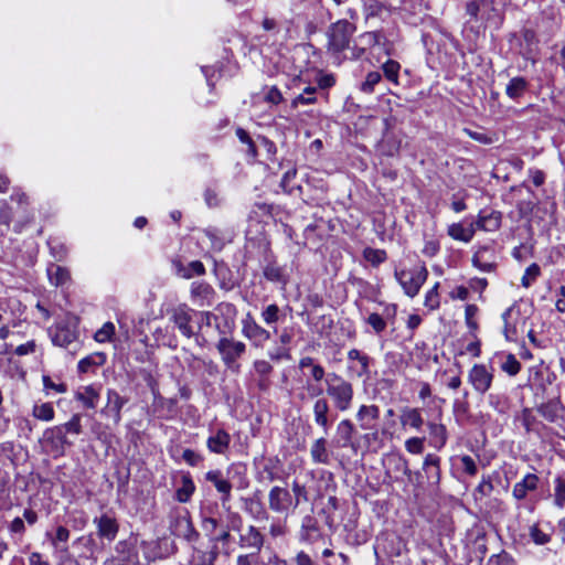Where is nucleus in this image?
I'll return each instance as SVG.
<instances>
[{"label": "nucleus", "mask_w": 565, "mask_h": 565, "mask_svg": "<svg viewBox=\"0 0 565 565\" xmlns=\"http://www.w3.org/2000/svg\"><path fill=\"white\" fill-rule=\"evenodd\" d=\"M326 393L335 411L345 413L352 408L354 387L343 376L334 372L329 373L326 379Z\"/></svg>", "instance_id": "nucleus-1"}, {"label": "nucleus", "mask_w": 565, "mask_h": 565, "mask_svg": "<svg viewBox=\"0 0 565 565\" xmlns=\"http://www.w3.org/2000/svg\"><path fill=\"white\" fill-rule=\"evenodd\" d=\"M169 320L174 324L179 332L191 339L201 331V324L195 323V309L186 303H179L168 311Z\"/></svg>", "instance_id": "nucleus-2"}, {"label": "nucleus", "mask_w": 565, "mask_h": 565, "mask_svg": "<svg viewBox=\"0 0 565 565\" xmlns=\"http://www.w3.org/2000/svg\"><path fill=\"white\" fill-rule=\"evenodd\" d=\"M216 349L226 369L233 373H238L241 370L238 360L245 354L246 344L234 338L223 337L217 341Z\"/></svg>", "instance_id": "nucleus-3"}, {"label": "nucleus", "mask_w": 565, "mask_h": 565, "mask_svg": "<svg viewBox=\"0 0 565 565\" xmlns=\"http://www.w3.org/2000/svg\"><path fill=\"white\" fill-rule=\"evenodd\" d=\"M394 275L405 295L414 298L418 295L422 286L426 282L428 270L424 265H422L412 269L395 270Z\"/></svg>", "instance_id": "nucleus-4"}, {"label": "nucleus", "mask_w": 565, "mask_h": 565, "mask_svg": "<svg viewBox=\"0 0 565 565\" xmlns=\"http://www.w3.org/2000/svg\"><path fill=\"white\" fill-rule=\"evenodd\" d=\"M355 32V25L348 20H339L328 30V47L335 53L349 47L351 38Z\"/></svg>", "instance_id": "nucleus-5"}, {"label": "nucleus", "mask_w": 565, "mask_h": 565, "mask_svg": "<svg viewBox=\"0 0 565 565\" xmlns=\"http://www.w3.org/2000/svg\"><path fill=\"white\" fill-rule=\"evenodd\" d=\"M54 345L68 348L78 338L77 322L73 318H65L47 330Z\"/></svg>", "instance_id": "nucleus-6"}, {"label": "nucleus", "mask_w": 565, "mask_h": 565, "mask_svg": "<svg viewBox=\"0 0 565 565\" xmlns=\"http://www.w3.org/2000/svg\"><path fill=\"white\" fill-rule=\"evenodd\" d=\"M41 444L55 458L64 456L66 448L73 446V441L56 425L44 430Z\"/></svg>", "instance_id": "nucleus-7"}, {"label": "nucleus", "mask_w": 565, "mask_h": 565, "mask_svg": "<svg viewBox=\"0 0 565 565\" xmlns=\"http://www.w3.org/2000/svg\"><path fill=\"white\" fill-rule=\"evenodd\" d=\"M242 334L249 340L255 348H263L271 338L270 331L257 323L249 312L242 320Z\"/></svg>", "instance_id": "nucleus-8"}, {"label": "nucleus", "mask_w": 565, "mask_h": 565, "mask_svg": "<svg viewBox=\"0 0 565 565\" xmlns=\"http://www.w3.org/2000/svg\"><path fill=\"white\" fill-rule=\"evenodd\" d=\"M128 398L121 396L116 390L108 388L106 392V404L100 409V415L113 419L115 425H119L121 422V411L127 404Z\"/></svg>", "instance_id": "nucleus-9"}, {"label": "nucleus", "mask_w": 565, "mask_h": 565, "mask_svg": "<svg viewBox=\"0 0 565 565\" xmlns=\"http://www.w3.org/2000/svg\"><path fill=\"white\" fill-rule=\"evenodd\" d=\"M493 372L484 364H475L468 372V382L478 394H486L493 382Z\"/></svg>", "instance_id": "nucleus-10"}, {"label": "nucleus", "mask_w": 565, "mask_h": 565, "mask_svg": "<svg viewBox=\"0 0 565 565\" xmlns=\"http://www.w3.org/2000/svg\"><path fill=\"white\" fill-rule=\"evenodd\" d=\"M215 289L206 281H193L190 286V298L199 307H210L215 300Z\"/></svg>", "instance_id": "nucleus-11"}, {"label": "nucleus", "mask_w": 565, "mask_h": 565, "mask_svg": "<svg viewBox=\"0 0 565 565\" xmlns=\"http://www.w3.org/2000/svg\"><path fill=\"white\" fill-rule=\"evenodd\" d=\"M102 384H88L79 386L74 393V399L84 408L95 409L100 399Z\"/></svg>", "instance_id": "nucleus-12"}, {"label": "nucleus", "mask_w": 565, "mask_h": 565, "mask_svg": "<svg viewBox=\"0 0 565 565\" xmlns=\"http://www.w3.org/2000/svg\"><path fill=\"white\" fill-rule=\"evenodd\" d=\"M348 372L356 377H367L370 375V363L372 359L358 349H351L348 352Z\"/></svg>", "instance_id": "nucleus-13"}, {"label": "nucleus", "mask_w": 565, "mask_h": 565, "mask_svg": "<svg viewBox=\"0 0 565 565\" xmlns=\"http://www.w3.org/2000/svg\"><path fill=\"white\" fill-rule=\"evenodd\" d=\"M292 504L290 492L282 487L275 486L268 492V507L275 513H285Z\"/></svg>", "instance_id": "nucleus-14"}, {"label": "nucleus", "mask_w": 565, "mask_h": 565, "mask_svg": "<svg viewBox=\"0 0 565 565\" xmlns=\"http://www.w3.org/2000/svg\"><path fill=\"white\" fill-rule=\"evenodd\" d=\"M93 523L96 525L98 537L108 542H113L116 539L119 524L114 516L104 513L99 518H95Z\"/></svg>", "instance_id": "nucleus-15"}, {"label": "nucleus", "mask_w": 565, "mask_h": 565, "mask_svg": "<svg viewBox=\"0 0 565 565\" xmlns=\"http://www.w3.org/2000/svg\"><path fill=\"white\" fill-rule=\"evenodd\" d=\"M355 418L362 430H372L375 428V423L380 418V407L374 404H362L358 408Z\"/></svg>", "instance_id": "nucleus-16"}, {"label": "nucleus", "mask_w": 565, "mask_h": 565, "mask_svg": "<svg viewBox=\"0 0 565 565\" xmlns=\"http://www.w3.org/2000/svg\"><path fill=\"white\" fill-rule=\"evenodd\" d=\"M205 480L213 483L216 491L221 494V502L223 504L230 502L232 483L224 477L221 470H210L205 473Z\"/></svg>", "instance_id": "nucleus-17"}, {"label": "nucleus", "mask_w": 565, "mask_h": 565, "mask_svg": "<svg viewBox=\"0 0 565 565\" xmlns=\"http://www.w3.org/2000/svg\"><path fill=\"white\" fill-rule=\"evenodd\" d=\"M231 444V435L223 428L212 430L207 440L206 447L212 454L224 455Z\"/></svg>", "instance_id": "nucleus-18"}, {"label": "nucleus", "mask_w": 565, "mask_h": 565, "mask_svg": "<svg viewBox=\"0 0 565 565\" xmlns=\"http://www.w3.org/2000/svg\"><path fill=\"white\" fill-rule=\"evenodd\" d=\"M331 412V405L326 397H319L313 402L312 405V414L313 420L317 426L323 429V431H328L330 428V419L329 414Z\"/></svg>", "instance_id": "nucleus-19"}, {"label": "nucleus", "mask_w": 565, "mask_h": 565, "mask_svg": "<svg viewBox=\"0 0 565 565\" xmlns=\"http://www.w3.org/2000/svg\"><path fill=\"white\" fill-rule=\"evenodd\" d=\"M355 433L354 424L349 418L341 419L335 428L337 445L339 447H353L352 438Z\"/></svg>", "instance_id": "nucleus-20"}, {"label": "nucleus", "mask_w": 565, "mask_h": 565, "mask_svg": "<svg viewBox=\"0 0 565 565\" xmlns=\"http://www.w3.org/2000/svg\"><path fill=\"white\" fill-rule=\"evenodd\" d=\"M320 537L318 521L312 515L303 516L300 527V539L308 543H315Z\"/></svg>", "instance_id": "nucleus-21"}, {"label": "nucleus", "mask_w": 565, "mask_h": 565, "mask_svg": "<svg viewBox=\"0 0 565 565\" xmlns=\"http://www.w3.org/2000/svg\"><path fill=\"white\" fill-rule=\"evenodd\" d=\"M264 543H265V537L264 535L260 533V531L254 526V525H249L247 529H246V533L241 535L239 537V544L241 546L243 547H249V548H255L256 550V553L258 554L260 552V550L263 548L264 546Z\"/></svg>", "instance_id": "nucleus-22"}, {"label": "nucleus", "mask_w": 565, "mask_h": 565, "mask_svg": "<svg viewBox=\"0 0 565 565\" xmlns=\"http://www.w3.org/2000/svg\"><path fill=\"white\" fill-rule=\"evenodd\" d=\"M539 414L544 417L547 422L554 423L556 422L564 412V406L558 398H553L547 401L546 403H542L537 406Z\"/></svg>", "instance_id": "nucleus-23"}, {"label": "nucleus", "mask_w": 565, "mask_h": 565, "mask_svg": "<svg viewBox=\"0 0 565 565\" xmlns=\"http://www.w3.org/2000/svg\"><path fill=\"white\" fill-rule=\"evenodd\" d=\"M243 510L256 521H265L269 519L260 499L256 497L243 499Z\"/></svg>", "instance_id": "nucleus-24"}, {"label": "nucleus", "mask_w": 565, "mask_h": 565, "mask_svg": "<svg viewBox=\"0 0 565 565\" xmlns=\"http://www.w3.org/2000/svg\"><path fill=\"white\" fill-rule=\"evenodd\" d=\"M427 427L430 436V445L437 449H443L448 440V431L444 424L436 422H428Z\"/></svg>", "instance_id": "nucleus-25"}, {"label": "nucleus", "mask_w": 565, "mask_h": 565, "mask_svg": "<svg viewBox=\"0 0 565 565\" xmlns=\"http://www.w3.org/2000/svg\"><path fill=\"white\" fill-rule=\"evenodd\" d=\"M501 218L502 215L498 211H492L487 215L480 212L477 221L472 223L475 224L476 231L482 230L486 232H494L501 226Z\"/></svg>", "instance_id": "nucleus-26"}, {"label": "nucleus", "mask_w": 565, "mask_h": 565, "mask_svg": "<svg viewBox=\"0 0 565 565\" xmlns=\"http://www.w3.org/2000/svg\"><path fill=\"white\" fill-rule=\"evenodd\" d=\"M173 266L177 275L183 279H191L193 276H203L205 274V267L200 260H193L188 266H184L180 260H174Z\"/></svg>", "instance_id": "nucleus-27"}, {"label": "nucleus", "mask_w": 565, "mask_h": 565, "mask_svg": "<svg viewBox=\"0 0 565 565\" xmlns=\"http://www.w3.org/2000/svg\"><path fill=\"white\" fill-rule=\"evenodd\" d=\"M537 483L539 477L534 473H527L521 481L514 484L512 494L516 500H523L527 492L534 491L537 488Z\"/></svg>", "instance_id": "nucleus-28"}, {"label": "nucleus", "mask_w": 565, "mask_h": 565, "mask_svg": "<svg viewBox=\"0 0 565 565\" xmlns=\"http://www.w3.org/2000/svg\"><path fill=\"white\" fill-rule=\"evenodd\" d=\"M476 233V227L473 223H470L469 226H463L462 223H452L447 228V234L455 241L469 243L473 238Z\"/></svg>", "instance_id": "nucleus-29"}, {"label": "nucleus", "mask_w": 565, "mask_h": 565, "mask_svg": "<svg viewBox=\"0 0 565 565\" xmlns=\"http://www.w3.org/2000/svg\"><path fill=\"white\" fill-rule=\"evenodd\" d=\"M311 460L315 463L328 465L330 462V454L327 448V439L320 437L316 439L310 447Z\"/></svg>", "instance_id": "nucleus-30"}, {"label": "nucleus", "mask_w": 565, "mask_h": 565, "mask_svg": "<svg viewBox=\"0 0 565 565\" xmlns=\"http://www.w3.org/2000/svg\"><path fill=\"white\" fill-rule=\"evenodd\" d=\"M423 469L426 473L427 480L431 483H438L440 480V458L434 454H427Z\"/></svg>", "instance_id": "nucleus-31"}, {"label": "nucleus", "mask_w": 565, "mask_h": 565, "mask_svg": "<svg viewBox=\"0 0 565 565\" xmlns=\"http://www.w3.org/2000/svg\"><path fill=\"white\" fill-rule=\"evenodd\" d=\"M402 426H409L416 430H419L424 425V418L419 408L405 407L402 409L399 417Z\"/></svg>", "instance_id": "nucleus-32"}, {"label": "nucleus", "mask_w": 565, "mask_h": 565, "mask_svg": "<svg viewBox=\"0 0 565 565\" xmlns=\"http://www.w3.org/2000/svg\"><path fill=\"white\" fill-rule=\"evenodd\" d=\"M106 362V354L102 352H95L79 360L77 364L78 373L95 372V370Z\"/></svg>", "instance_id": "nucleus-33"}, {"label": "nucleus", "mask_w": 565, "mask_h": 565, "mask_svg": "<svg viewBox=\"0 0 565 565\" xmlns=\"http://www.w3.org/2000/svg\"><path fill=\"white\" fill-rule=\"evenodd\" d=\"M115 552L117 553L115 557L131 562L132 565H140L138 552L130 542H117V544L115 545Z\"/></svg>", "instance_id": "nucleus-34"}, {"label": "nucleus", "mask_w": 565, "mask_h": 565, "mask_svg": "<svg viewBox=\"0 0 565 565\" xmlns=\"http://www.w3.org/2000/svg\"><path fill=\"white\" fill-rule=\"evenodd\" d=\"M298 366L301 370L309 369V374L311 379L317 383L321 382L326 376L324 367L321 364L317 363L315 359L311 356H302L299 360Z\"/></svg>", "instance_id": "nucleus-35"}, {"label": "nucleus", "mask_w": 565, "mask_h": 565, "mask_svg": "<svg viewBox=\"0 0 565 565\" xmlns=\"http://www.w3.org/2000/svg\"><path fill=\"white\" fill-rule=\"evenodd\" d=\"M489 253L490 249L487 247L479 248L472 257L473 266L484 273H491L492 270H494V260L487 257Z\"/></svg>", "instance_id": "nucleus-36"}, {"label": "nucleus", "mask_w": 565, "mask_h": 565, "mask_svg": "<svg viewBox=\"0 0 565 565\" xmlns=\"http://www.w3.org/2000/svg\"><path fill=\"white\" fill-rule=\"evenodd\" d=\"M195 491V484L190 473L182 475L181 486L175 491V500L185 503L188 502Z\"/></svg>", "instance_id": "nucleus-37"}, {"label": "nucleus", "mask_w": 565, "mask_h": 565, "mask_svg": "<svg viewBox=\"0 0 565 565\" xmlns=\"http://www.w3.org/2000/svg\"><path fill=\"white\" fill-rule=\"evenodd\" d=\"M527 87V81L524 77L516 76L508 83L505 94L509 98L516 100L526 92Z\"/></svg>", "instance_id": "nucleus-38"}, {"label": "nucleus", "mask_w": 565, "mask_h": 565, "mask_svg": "<svg viewBox=\"0 0 565 565\" xmlns=\"http://www.w3.org/2000/svg\"><path fill=\"white\" fill-rule=\"evenodd\" d=\"M50 282L56 287L65 285L70 280V271L58 265L51 264L47 267Z\"/></svg>", "instance_id": "nucleus-39"}, {"label": "nucleus", "mask_w": 565, "mask_h": 565, "mask_svg": "<svg viewBox=\"0 0 565 565\" xmlns=\"http://www.w3.org/2000/svg\"><path fill=\"white\" fill-rule=\"evenodd\" d=\"M34 418L42 422H52L55 417V411L52 403L35 404L32 408Z\"/></svg>", "instance_id": "nucleus-40"}, {"label": "nucleus", "mask_w": 565, "mask_h": 565, "mask_svg": "<svg viewBox=\"0 0 565 565\" xmlns=\"http://www.w3.org/2000/svg\"><path fill=\"white\" fill-rule=\"evenodd\" d=\"M514 312L515 307L511 306L502 313V320L504 322L503 333L509 341H514L518 333L516 326L510 321Z\"/></svg>", "instance_id": "nucleus-41"}, {"label": "nucleus", "mask_w": 565, "mask_h": 565, "mask_svg": "<svg viewBox=\"0 0 565 565\" xmlns=\"http://www.w3.org/2000/svg\"><path fill=\"white\" fill-rule=\"evenodd\" d=\"M177 526L182 535L189 542H195L199 539L198 531L193 527L189 518H181L177 520Z\"/></svg>", "instance_id": "nucleus-42"}, {"label": "nucleus", "mask_w": 565, "mask_h": 565, "mask_svg": "<svg viewBox=\"0 0 565 565\" xmlns=\"http://www.w3.org/2000/svg\"><path fill=\"white\" fill-rule=\"evenodd\" d=\"M260 317L267 326H273L281 319L282 311L276 303H270L262 310Z\"/></svg>", "instance_id": "nucleus-43"}, {"label": "nucleus", "mask_w": 565, "mask_h": 565, "mask_svg": "<svg viewBox=\"0 0 565 565\" xmlns=\"http://www.w3.org/2000/svg\"><path fill=\"white\" fill-rule=\"evenodd\" d=\"M291 490L294 493V500H292L294 508H297L302 502L309 501V493H308L306 484L300 483L297 479H295L292 481Z\"/></svg>", "instance_id": "nucleus-44"}, {"label": "nucleus", "mask_w": 565, "mask_h": 565, "mask_svg": "<svg viewBox=\"0 0 565 565\" xmlns=\"http://www.w3.org/2000/svg\"><path fill=\"white\" fill-rule=\"evenodd\" d=\"M363 258L372 266L376 267L386 260L387 254L384 249L366 247L363 250Z\"/></svg>", "instance_id": "nucleus-45"}, {"label": "nucleus", "mask_w": 565, "mask_h": 565, "mask_svg": "<svg viewBox=\"0 0 565 565\" xmlns=\"http://www.w3.org/2000/svg\"><path fill=\"white\" fill-rule=\"evenodd\" d=\"M488 403L499 414H505L509 409L508 397L503 394L491 393L488 396Z\"/></svg>", "instance_id": "nucleus-46"}, {"label": "nucleus", "mask_w": 565, "mask_h": 565, "mask_svg": "<svg viewBox=\"0 0 565 565\" xmlns=\"http://www.w3.org/2000/svg\"><path fill=\"white\" fill-rule=\"evenodd\" d=\"M67 436V434L79 435L82 433V416L74 414L71 419L64 424L56 425Z\"/></svg>", "instance_id": "nucleus-47"}, {"label": "nucleus", "mask_w": 565, "mask_h": 565, "mask_svg": "<svg viewBox=\"0 0 565 565\" xmlns=\"http://www.w3.org/2000/svg\"><path fill=\"white\" fill-rule=\"evenodd\" d=\"M384 76L395 85L398 84V73L401 64L394 60H388L382 65Z\"/></svg>", "instance_id": "nucleus-48"}, {"label": "nucleus", "mask_w": 565, "mask_h": 565, "mask_svg": "<svg viewBox=\"0 0 565 565\" xmlns=\"http://www.w3.org/2000/svg\"><path fill=\"white\" fill-rule=\"evenodd\" d=\"M531 540L537 545H544L551 541V535L544 532L539 524H533L529 529Z\"/></svg>", "instance_id": "nucleus-49"}, {"label": "nucleus", "mask_w": 565, "mask_h": 565, "mask_svg": "<svg viewBox=\"0 0 565 565\" xmlns=\"http://www.w3.org/2000/svg\"><path fill=\"white\" fill-rule=\"evenodd\" d=\"M439 286H440V284L436 282L425 295V302H424V305L429 310H435L440 305L439 294H438Z\"/></svg>", "instance_id": "nucleus-50"}, {"label": "nucleus", "mask_w": 565, "mask_h": 565, "mask_svg": "<svg viewBox=\"0 0 565 565\" xmlns=\"http://www.w3.org/2000/svg\"><path fill=\"white\" fill-rule=\"evenodd\" d=\"M264 277L273 282H282L285 281V277L282 274V269L276 264H268L264 268Z\"/></svg>", "instance_id": "nucleus-51"}, {"label": "nucleus", "mask_w": 565, "mask_h": 565, "mask_svg": "<svg viewBox=\"0 0 565 565\" xmlns=\"http://www.w3.org/2000/svg\"><path fill=\"white\" fill-rule=\"evenodd\" d=\"M115 334V326L113 322H106L103 324L100 329H98L95 334L94 339L95 341L99 343H105L111 339V337Z\"/></svg>", "instance_id": "nucleus-52"}, {"label": "nucleus", "mask_w": 565, "mask_h": 565, "mask_svg": "<svg viewBox=\"0 0 565 565\" xmlns=\"http://www.w3.org/2000/svg\"><path fill=\"white\" fill-rule=\"evenodd\" d=\"M305 390H306V393L302 392V393L298 394V398L301 402H305L308 397L315 398V401L319 397H323L322 396L323 388L319 384H312V383L308 382Z\"/></svg>", "instance_id": "nucleus-53"}, {"label": "nucleus", "mask_w": 565, "mask_h": 565, "mask_svg": "<svg viewBox=\"0 0 565 565\" xmlns=\"http://www.w3.org/2000/svg\"><path fill=\"white\" fill-rule=\"evenodd\" d=\"M541 269L540 266L535 263L531 264L526 269L521 279V284L523 287L529 288L540 276Z\"/></svg>", "instance_id": "nucleus-54"}, {"label": "nucleus", "mask_w": 565, "mask_h": 565, "mask_svg": "<svg viewBox=\"0 0 565 565\" xmlns=\"http://www.w3.org/2000/svg\"><path fill=\"white\" fill-rule=\"evenodd\" d=\"M501 369L510 376L516 375L521 370V363L513 354H508L505 361L502 363Z\"/></svg>", "instance_id": "nucleus-55"}, {"label": "nucleus", "mask_w": 565, "mask_h": 565, "mask_svg": "<svg viewBox=\"0 0 565 565\" xmlns=\"http://www.w3.org/2000/svg\"><path fill=\"white\" fill-rule=\"evenodd\" d=\"M236 136L242 143L246 145V147H247L246 152L250 157L255 158L257 156V149H256V146H255L254 141L252 140L250 136L248 135V132L246 130H244L243 128H237Z\"/></svg>", "instance_id": "nucleus-56"}, {"label": "nucleus", "mask_w": 565, "mask_h": 565, "mask_svg": "<svg viewBox=\"0 0 565 565\" xmlns=\"http://www.w3.org/2000/svg\"><path fill=\"white\" fill-rule=\"evenodd\" d=\"M382 75L379 72H370L365 81L361 84V90L366 94H371L374 87L381 82Z\"/></svg>", "instance_id": "nucleus-57"}, {"label": "nucleus", "mask_w": 565, "mask_h": 565, "mask_svg": "<svg viewBox=\"0 0 565 565\" xmlns=\"http://www.w3.org/2000/svg\"><path fill=\"white\" fill-rule=\"evenodd\" d=\"M260 479L265 481L273 482L278 479V475L276 471V462L273 459H268L263 467L260 472Z\"/></svg>", "instance_id": "nucleus-58"}, {"label": "nucleus", "mask_w": 565, "mask_h": 565, "mask_svg": "<svg viewBox=\"0 0 565 565\" xmlns=\"http://www.w3.org/2000/svg\"><path fill=\"white\" fill-rule=\"evenodd\" d=\"M50 537L51 544L58 548L60 543H66L70 539V531L63 525H60L55 530V534L53 536H50V534H46Z\"/></svg>", "instance_id": "nucleus-59"}, {"label": "nucleus", "mask_w": 565, "mask_h": 565, "mask_svg": "<svg viewBox=\"0 0 565 565\" xmlns=\"http://www.w3.org/2000/svg\"><path fill=\"white\" fill-rule=\"evenodd\" d=\"M366 323L372 327L376 334L382 333L386 329V321L381 315L376 312L369 315L366 318Z\"/></svg>", "instance_id": "nucleus-60"}, {"label": "nucleus", "mask_w": 565, "mask_h": 565, "mask_svg": "<svg viewBox=\"0 0 565 565\" xmlns=\"http://www.w3.org/2000/svg\"><path fill=\"white\" fill-rule=\"evenodd\" d=\"M253 369L258 377H269L274 370L273 365L266 360H255Z\"/></svg>", "instance_id": "nucleus-61"}, {"label": "nucleus", "mask_w": 565, "mask_h": 565, "mask_svg": "<svg viewBox=\"0 0 565 565\" xmlns=\"http://www.w3.org/2000/svg\"><path fill=\"white\" fill-rule=\"evenodd\" d=\"M425 438L411 437L405 441V448L409 454L419 455L424 451Z\"/></svg>", "instance_id": "nucleus-62"}, {"label": "nucleus", "mask_w": 565, "mask_h": 565, "mask_svg": "<svg viewBox=\"0 0 565 565\" xmlns=\"http://www.w3.org/2000/svg\"><path fill=\"white\" fill-rule=\"evenodd\" d=\"M205 236L211 241L213 249L221 250L224 246V241L220 235V231L214 227L204 230Z\"/></svg>", "instance_id": "nucleus-63"}, {"label": "nucleus", "mask_w": 565, "mask_h": 565, "mask_svg": "<svg viewBox=\"0 0 565 565\" xmlns=\"http://www.w3.org/2000/svg\"><path fill=\"white\" fill-rule=\"evenodd\" d=\"M58 553V565H79L78 561L68 551L67 546H61Z\"/></svg>", "instance_id": "nucleus-64"}]
</instances>
